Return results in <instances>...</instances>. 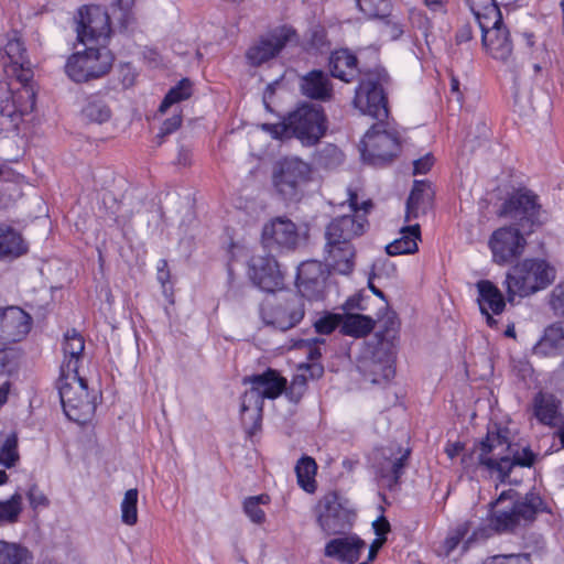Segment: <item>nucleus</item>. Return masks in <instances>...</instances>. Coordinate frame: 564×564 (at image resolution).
Listing matches in <instances>:
<instances>
[{
	"mask_svg": "<svg viewBox=\"0 0 564 564\" xmlns=\"http://www.w3.org/2000/svg\"><path fill=\"white\" fill-rule=\"evenodd\" d=\"M351 215L334 218L325 230V261L329 270L339 274H349L355 267V248L351 241L366 232L368 220L366 213L371 207L369 200L361 208L357 206V195L349 193Z\"/></svg>",
	"mask_w": 564,
	"mask_h": 564,
	"instance_id": "nucleus-1",
	"label": "nucleus"
},
{
	"mask_svg": "<svg viewBox=\"0 0 564 564\" xmlns=\"http://www.w3.org/2000/svg\"><path fill=\"white\" fill-rule=\"evenodd\" d=\"M474 455L477 458V468L502 482L513 467H531L535 462V454L529 447L519 448L512 444L508 438V431L502 429L489 430Z\"/></svg>",
	"mask_w": 564,
	"mask_h": 564,
	"instance_id": "nucleus-2",
	"label": "nucleus"
},
{
	"mask_svg": "<svg viewBox=\"0 0 564 564\" xmlns=\"http://www.w3.org/2000/svg\"><path fill=\"white\" fill-rule=\"evenodd\" d=\"M326 116L321 106L303 102L276 123H262L261 129L273 139H297L302 145H315L325 134Z\"/></svg>",
	"mask_w": 564,
	"mask_h": 564,
	"instance_id": "nucleus-3",
	"label": "nucleus"
},
{
	"mask_svg": "<svg viewBox=\"0 0 564 564\" xmlns=\"http://www.w3.org/2000/svg\"><path fill=\"white\" fill-rule=\"evenodd\" d=\"M555 279V270L541 259H525L507 273L505 285L508 299L528 296L549 286Z\"/></svg>",
	"mask_w": 564,
	"mask_h": 564,
	"instance_id": "nucleus-4",
	"label": "nucleus"
},
{
	"mask_svg": "<svg viewBox=\"0 0 564 564\" xmlns=\"http://www.w3.org/2000/svg\"><path fill=\"white\" fill-rule=\"evenodd\" d=\"M388 80L389 75L382 67L365 72L355 90L354 107L379 121L388 118V101L383 89Z\"/></svg>",
	"mask_w": 564,
	"mask_h": 564,
	"instance_id": "nucleus-5",
	"label": "nucleus"
},
{
	"mask_svg": "<svg viewBox=\"0 0 564 564\" xmlns=\"http://www.w3.org/2000/svg\"><path fill=\"white\" fill-rule=\"evenodd\" d=\"M518 525L513 507V490L502 491L490 502V510L486 523L478 525L464 541L463 549L467 551L476 543L482 542L495 533L512 531Z\"/></svg>",
	"mask_w": 564,
	"mask_h": 564,
	"instance_id": "nucleus-6",
	"label": "nucleus"
},
{
	"mask_svg": "<svg viewBox=\"0 0 564 564\" xmlns=\"http://www.w3.org/2000/svg\"><path fill=\"white\" fill-rule=\"evenodd\" d=\"M499 215L513 221L528 234L544 223L540 197L528 188L513 191L502 203Z\"/></svg>",
	"mask_w": 564,
	"mask_h": 564,
	"instance_id": "nucleus-7",
	"label": "nucleus"
},
{
	"mask_svg": "<svg viewBox=\"0 0 564 564\" xmlns=\"http://www.w3.org/2000/svg\"><path fill=\"white\" fill-rule=\"evenodd\" d=\"M58 393L64 413L70 421L85 424L93 417L95 397H90L87 382L79 375L59 377Z\"/></svg>",
	"mask_w": 564,
	"mask_h": 564,
	"instance_id": "nucleus-8",
	"label": "nucleus"
},
{
	"mask_svg": "<svg viewBox=\"0 0 564 564\" xmlns=\"http://www.w3.org/2000/svg\"><path fill=\"white\" fill-rule=\"evenodd\" d=\"M85 46L84 52L74 53L65 65L66 74L76 83L106 75L113 63V55L107 46L96 44Z\"/></svg>",
	"mask_w": 564,
	"mask_h": 564,
	"instance_id": "nucleus-9",
	"label": "nucleus"
},
{
	"mask_svg": "<svg viewBox=\"0 0 564 564\" xmlns=\"http://www.w3.org/2000/svg\"><path fill=\"white\" fill-rule=\"evenodd\" d=\"M359 150L365 163L373 166L383 165L392 161L401 150L399 133L386 129L382 121L376 123L361 139Z\"/></svg>",
	"mask_w": 564,
	"mask_h": 564,
	"instance_id": "nucleus-10",
	"label": "nucleus"
},
{
	"mask_svg": "<svg viewBox=\"0 0 564 564\" xmlns=\"http://www.w3.org/2000/svg\"><path fill=\"white\" fill-rule=\"evenodd\" d=\"M311 174L310 164L299 158H285L275 164L272 183L284 200H297L303 187L311 180Z\"/></svg>",
	"mask_w": 564,
	"mask_h": 564,
	"instance_id": "nucleus-11",
	"label": "nucleus"
},
{
	"mask_svg": "<svg viewBox=\"0 0 564 564\" xmlns=\"http://www.w3.org/2000/svg\"><path fill=\"white\" fill-rule=\"evenodd\" d=\"M316 520L327 535L343 534L352 527L355 513L348 501L336 492L323 496L315 508Z\"/></svg>",
	"mask_w": 564,
	"mask_h": 564,
	"instance_id": "nucleus-12",
	"label": "nucleus"
},
{
	"mask_svg": "<svg viewBox=\"0 0 564 564\" xmlns=\"http://www.w3.org/2000/svg\"><path fill=\"white\" fill-rule=\"evenodd\" d=\"M296 30L290 24H280L269 29L246 53L251 66H260L276 57L289 44L296 43Z\"/></svg>",
	"mask_w": 564,
	"mask_h": 564,
	"instance_id": "nucleus-13",
	"label": "nucleus"
},
{
	"mask_svg": "<svg viewBox=\"0 0 564 564\" xmlns=\"http://www.w3.org/2000/svg\"><path fill=\"white\" fill-rule=\"evenodd\" d=\"M395 357L393 343L379 340L370 357L365 358L359 366L364 381L382 387L389 384L395 376Z\"/></svg>",
	"mask_w": 564,
	"mask_h": 564,
	"instance_id": "nucleus-14",
	"label": "nucleus"
},
{
	"mask_svg": "<svg viewBox=\"0 0 564 564\" xmlns=\"http://www.w3.org/2000/svg\"><path fill=\"white\" fill-rule=\"evenodd\" d=\"M76 24L77 39L80 43L107 46L111 33L110 15L102 7H80Z\"/></svg>",
	"mask_w": 564,
	"mask_h": 564,
	"instance_id": "nucleus-15",
	"label": "nucleus"
},
{
	"mask_svg": "<svg viewBox=\"0 0 564 564\" xmlns=\"http://www.w3.org/2000/svg\"><path fill=\"white\" fill-rule=\"evenodd\" d=\"M305 315L304 302L297 294H291L274 303H265L261 317L267 325L288 330L301 323Z\"/></svg>",
	"mask_w": 564,
	"mask_h": 564,
	"instance_id": "nucleus-16",
	"label": "nucleus"
},
{
	"mask_svg": "<svg viewBox=\"0 0 564 564\" xmlns=\"http://www.w3.org/2000/svg\"><path fill=\"white\" fill-rule=\"evenodd\" d=\"M521 228L505 226L496 229L488 240L492 261L505 265L519 258L525 248L527 240L520 232Z\"/></svg>",
	"mask_w": 564,
	"mask_h": 564,
	"instance_id": "nucleus-17",
	"label": "nucleus"
},
{
	"mask_svg": "<svg viewBox=\"0 0 564 564\" xmlns=\"http://www.w3.org/2000/svg\"><path fill=\"white\" fill-rule=\"evenodd\" d=\"M32 323L31 315L18 306L0 308V345L23 340L30 333Z\"/></svg>",
	"mask_w": 564,
	"mask_h": 564,
	"instance_id": "nucleus-18",
	"label": "nucleus"
},
{
	"mask_svg": "<svg viewBox=\"0 0 564 564\" xmlns=\"http://www.w3.org/2000/svg\"><path fill=\"white\" fill-rule=\"evenodd\" d=\"M325 267L329 268L317 260L304 261L297 267L296 286L303 296L313 301L323 297L327 278Z\"/></svg>",
	"mask_w": 564,
	"mask_h": 564,
	"instance_id": "nucleus-19",
	"label": "nucleus"
},
{
	"mask_svg": "<svg viewBox=\"0 0 564 564\" xmlns=\"http://www.w3.org/2000/svg\"><path fill=\"white\" fill-rule=\"evenodd\" d=\"M248 274L252 283L264 292H273L283 284L279 264L272 256H253Z\"/></svg>",
	"mask_w": 564,
	"mask_h": 564,
	"instance_id": "nucleus-20",
	"label": "nucleus"
},
{
	"mask_svg": "<svg viewBox=\"0 0 564 564\" xmlns=\"http://www.w3.org/2000/svg\"><path fill=\"white\" fill-rule=\"evenodd\" d=\"M480 30L482 45L487 54L496 61L507 63L512 55L513 46L503 22L487 24L481 26Z\"/></svg>",
	"mask_w": 564,
	"mask_h": 564,
	"instance_id": "nucleus-21",
	"label": "nucleus"
},
{
	"mask_svg": "<svg viewBox=\"0 0 564 564\" xmlns=\"http://www.w3.org/2000/svg\"><path fill=\"white\" fill-rule=\"evenodd\" d=\"M477 303L480 313L486 317L489 327L497 325L494 315H500L506 307L502 292L490 280H479L476 283Z\"/></svg>",
	"mask_w": 564,
	"mask_h": 564,
	"instance_id": "nucleus-22",
	"label": "nucleus"
},
{
	"mask_svg": "<svg viewBox=\"0 0 564 564\" xmlns=\"http://www.w3.org/2000/svg\"><path fill=\"white\" fill-rule=\"evenodd\" d=\"M262 240L263 243L270 248L293 249L299 241L297 228L295 224L288 218H275L264 226Z\"/></svg>",
	"mask_w": 564,
	"mask_h": 564,
	"instance_id": "nucleus-23",
	"label": "nucleus"
},
{
	"mask_svg": "<svg viewBox=\"0 0 564 564\" xmlns=\"http://www.w3.org/2000/svg\"><path fill=\"white\" fill-rule=\"evenodd\" d=\"M366 543L357 534H347L329 540L325 544L324 554L344 564H355Z\"/></svg>",
	"mask_w": 564,
	"mask_h": 564,
	"instance_id": "nucleus-24",
	"label": "nucleus"
},
{
	"mask_svg": "<svg viewBox=\"0 0 564 564\" xmlns=\"http://www.w3.org/2000/svg\"><path fill=\"white\" fill-rule=\"evenodd\" d=\"M84 349L83 336L76 329L67 330L63 340L64 360L61 366V377L78 375L79 360Z\"/></svg>",
	"mask_w": 564,
	"mask_h": 564,
	"instance_id": "nucleus-25",
	"label": "nucleus"
},
{
	"mask_svg": "<svg viewBox=\"0 0 564 564\" xmlns=\"http://www.w3.org/2000/svg\"><path fill=\"white\" fill-rule=\"evenodd\" d=\"M301 93L313 100L328 101L333 97V84L326 73L313 69L302 76Z\"/></svg>",
	"mask_w": 564,
	"mask_h": 564,
	"instance_id": "nucleus-26",
	"label": "nucleus"
},
{
	"mask_svg": "<svg viewBox=\"0 0 564 564\" xmlns=\"http://www.w3.org/2000/svg\"><path fill=\"white\" fill-rule=\"evenodd\" d=\"M243 383L252 386L256 391L260 392L262 398L271 400L281 395L286 387V380L276 370L271 368L262 373L246 377Z\"/></svg>",
	"mask_w": 564,
	"mask_h": 564,
	"instance_id": "nucleus-27",
	"label": "nucleus"
},
{
	"mask_svg": "<svg viewBox=\"0 0 564 564\" xmlns=\"http://www.w3.org/2000/svg\"><path fill=\"white\" fill-rule=\"evenodd\" d=\"M329 72L333 77L350 83L360 74L357 57L347 48L334 51L329 56Z\"/></svg>",
	"mask_w": 564,
	"mask_h": 564,
	"instance_id": "nucleus-28",
	"label": "nucleus"
},
{
	"mask_svg": "<svg viewBox=\"0 0 564 564\" xmlns=\"http://www.w3.org/2000/svg\"><path fill=\"white\" fill-rule=\"evenodd\" d=\"M29 245L12 226L0 224V260L12 261L24 256Z\"/></svg>",
	"mask_w": 564,
	"mask_h": 564,
	"instance_id": "nucleus-29",
	"label": "nucleus"
},
{
	"mask_svg": "<svg viewBox=\"0 0 564 564\" xmlns=\"http://www.w3.org/2000/svg\"><path fill=\"white\" fill-rule=\"evenodd\" d=\"M421 240V228L419 224L403 226L400 229V237L386 246L389 256L413 254L417 252V241Z\"/></svg>",
	"mask_w": 564,
	"mask_h": 564,
	"instance_id": "nucleus-30",
	"label": "nucleus"
},
{
	"mask_svg": "<svg viewBox=\"0 0 564 564\" xmlns=\"http://www.w3.org/2000/svg\"><path fill=\"white\" fill-rule=\"evenodd\" d=\"M564 350V328L553 324L545 328L541 339L534 345L533 354L539 357H554Z\"/></svg>",
	"mask_w": 564,
	"mask_h": 564,
	"instance_id": "nucleus-31",
	"label": "nucleus"
},
{
	"mask_svg": "<svg viewBox=\"0 0 564 564\" xmlns=\"http://www.w3.org/2000/svg\"><path fill=\"white\" fill-rule=\"evenodd\" d=\"M560 405V401L553 394L538 392L533 399V414L540 423L553 426L557 419Z\"/></svg>",
	"mask_w": 564,
	"mask_h": 564,
	"instance_id": "nucleus-32",
	"label": "nucleus"
},
{
	"mask_svg": "<svg viewBox=\"0 0 564 564\" xmlns=\"http://www.w3.org/2000/svg\"><path fill=\"white\" fill-rule=\"evenodd\" d=\"M430 202L429 184L425 181H415L405 205V221L416 219L424 213Z\"/></svg>",
	"mask_w": 564,
	"mask_h": 564,
	"instance_id": "nucleus-33",
	"label": "nucleus"
},
{
	"mask_svg": "<svg viewBox=\"0 0 564 564\" xmlns=\"http://www.w3.org/2000/svg\"><path fill=\"white\" fill-rule=\"evenodd\" d=\"M32 551L19 542L0 540V564H33Z\"/></svg>",
	"mask_w": 564,
	"mask_h": 564,
	"instance_id": "nucleus-34",
	"label": "nucleus"
},
{
	"mask_svg": "<svg viewBox=\"0 0 564 564\" xmlns=\"http://www.w3.org/2000/svg\"><path fill=\"white\" fill-rule=\"evenodd\" d=\"M479 26L501 22V11L496 0H466Z\"/></svg>",
	"mask_w": 564,
	"mask_h": 564,
	"instance_id": "nucleus-35",
	"label": "nucleus"
},
{
	"mask_svg": "<svg viewBox=\"0 0 564 564\" xmlns=\"http://www.w3.org/2000/svg\"><path fill=\"white\" fill-rule=\"evenodd\" d=\"M513 498H516L514 491ZM513 507L518 524H520L521 521H532L539 512L546 510L544 501L535 494H528L521 501L513 499Z\"/></svg>",
	"mask_w": 564,
	"mask_h": 564,
	"instance_id": "nucleus-36",
	"label": "nucleus"
},
{
	"mask_svg": "<svg viewBox=\"0 0 564 564\" xmlns=\"http://www.w3.org/2000/svg\"><path fill=\"white\" fill-rule=\"evenodd\" d=\"M317 464L310 456H302L295 465V474L299 486L307 494H314L317 489L316 476Z\"/></svg>",
	"mask_w": 564,
	"mask_h": 564,
	"instance_id": "nucleus-37",
	"label": "nucleus"
},
{
	"mask_svg": "<svg viewBox=\"0 0 564 564\" xmlns=\"http://www.w3.org/2000/svg\"><path fill=\"white\" fill-rule=\"evenodd\" d=\"M408 456L409 452L406 451L400 457L394 459L388 458L379 466L378 475L389 489L394 488L399 484Z\"/></svg>",
	"mask_w": 564,
	"mask_h": 564,
	"instance_id": "nucleus-38",
	"label": "nucleus"
},
{
	"mask_svg": "<svg viewBox=\"0 0 564 564\" xmlns=\"http://www.w3.org/2000/svg\"><path fill=\"white\" fill-rule=\"evenodd\" d=\"M375 322L371 317L360 314L343 315L341 333L352 337H364L372 332Z\"/></svg>",
	"mask_w": 564,
	"mask_h": 564,
	"instance_id": "nucleus-39",
	"label": "nucleus"
},
{
	"mask_svg": "<svg viewBox=\"0 0 564 564\" xmlns=\"http://www.w3.org/2000/svg\"><path fill=\"white\" fill-rule=\"evenodd\" d=\"M263 400L260 392L256 391L252 386L241 397V415L246 420L249 417L254 423L261 420L263 411Z\"/></svg>",
	"mask_w": 564,
	"mask_h": 564,
	"instance_id": "nucleus-40",
	"label": "nucleus"
},
{
	"mask_svg": "<svg viewBox=\"0 0 564 564\" xmlns=\"http://www.w3.org/2000/svg\"><path fill=\"white\" fill-rule=\"evenodd\" d=\"M83 115L89 121L102 123L110 119L111 110L101 96L91 95L86 100V105L83 108Z\"/></svg>",
	"mask_w": 564,
	"mask_h": 564,
	"instance_id": "nucleus-41",
	"label": "nucleus"
},
{
	"mask_svg": "<svg viewBox=\"0 0 564 564\" xmlns=\"http://www.w3.org/2000/svg\"><path fill=\"white\" fill-rule=\"evenodd\" d=\"M35 102L36 93L33 85L23 86L12 95L14 113L21 117L31 113L35 108Z\"/></svg>",
	"mask_w": 564,
	"mask_h": 564,
	"instance_id": "nucleus-42",
	"label": "nucleus"
},
{
	"mask_svg": "<svg viewBox=\"0 0 564 564\" xmlns=\"http://www.w3.org/2000/svg\"><path fill=\"white\" fill-rule=\"evenodd\" d=\"M269 503L270 497L267 494L247 497L242 503L243 512L252 523L262 524L265 521V512L262 506Z\"/></svg>",
	"mask_w": 564,
	"mask_h": 564,
	"instance_id": "nucleus-43",
	"label": "nucleus"
},
{
	"mask_svg": "<svg viewBox=\"0 0 564 564\" xmlns=\"http://www.w3.org/2000/svg\"><path fill=\"white\" fill-rule=\"evenodd\" d=\"M192 96V83L187 78L181 79L172 87L162 100L159 111L164 113L171 106L188 99Z\"/></svg>",
	"mask_w": 564,
	"mask_h": 564,
	"instance_id": "nucleus-44",
	"label": "nucleus"
},
{
	"mask_svg": "<svg viewBox=\"0 0 564 564\" xmlns=\"http://www.w3.org/2000/svg\"><path fill=\"white\" fill-rule=\"evenodd\" d=\"M134 0H113L111 17L123 31H127L134 22Z\"/></svg>",
	"mask_w": 564,
	"mask_h": 564,
	"instance_id": "nucleus-45",
	"label": "nucleus"
},
{
	"mask_svg": "<svg viewBox=\"0 0 564 564\" xmlns=\"http://www.w3.org/2000/svg\"><path fill=\"white\" fill-rule=\"evenodd\" d=\"M22 511V497L12 495L7 500H0V525L14 523Z\"/></svg>",
	"mask_w": 564,
	"mask_h": 564,
	"instance_id": "nucleus-46",
	"label": "nucleus"
},
{
	"mask_svg": "<svg viewBox=\"0 0 564 564\" xmlns=\"http://www.w3.org/2000/svg\"><path fill=\"white\" fill-rule=\"evenodd\" d=\"M323 345H325V339L317 337L301 339L295 344L296 347L305 349L307 359L312 361L311 368L317 376H321L323 372V367L319 364H315L322 357L321 347Z\"/></svg>",
	"mask_w": 564,
	"mask_h": 564,
	"instance_id": "nucleus-47",
	"label": "nucleus"
},
{
	"mask_svg": "<svg viewBox=\"0 0 564 564\" xmlns=\"http://www.w3.org/2000/svg\"><path fill=\"white\" fill-rule=\"evenodd\" d=\"M121 521L127 525H134L138 522V490L129 489L120 505Z\"/></svg>",
	"mask_w": 564,
	"mask_h": 564,
	"instance_id": "nucleus-48",
	"label": "nucleus"
},
{
	"mask_svg": "<svg viewBox=\"0 0 564 564\" xmlns=\"http://www.w3.org/2000/svg\"><path fill=\"white\" fill-rule=\"evenodd\" d=\"M470 530V522L464 521L449 530L441 549V554L448 556L464 540Z\"/></svg>",
	"mask_w": 564,
	"mask_h": 564,
	"instance_id": "nucleus-49",
	"label": "nucleus"
},
{
	"mask_svg": "<svg viewBox=\"0 0 564 564\" xmlns=\"http://www.w3.org/2000/svg\"><path fill=\"white\" fill-rule=\"evenodd\" d=\"M18 436L9 434L0 445V465L11 468L19 460Z\"/></svg>",
	"mask_w": 564,
	"mask_h": 564,
	"instance_id": "nucleus-50",
	"label": "nucleus"
},
{
	"mask_svg": "<svg viewBox=\"0 0 564 564\" xmlns=\"http://www.w3.org/2000/svg\"><path fill=\"white\" fill-rule=\"evenodd\" d=\"M359 10L371 19L386 18L391 10L390 0H356Z\"/></svg>",
	"mask_w": 564,
	"mask_h": 564,
	"instance_id": "nucleus-51",
	"label": "nucleus"
},
{
	"mask_svg": "<svg viewBox=\"0 0 564 564\" xmlns=\"http://www.w3.org/2000/svg\"><path fill=\"white\" fill-rule=\"evenodd\" d=\"M3 53L9 59V65H22L26 63L25 47L20 39L13 36L3 46Z\"/></svg>",
	"mask_w": 564,
	"mask_h": 564,
	"instance_id": "nucleus-52",
	"label": "nucleus"
},
{
	"mask_svg": "<svg viewBox=\"0 0 564 564\" xmlns=\"http://www.w3.org/2000/svg\"><path fill=\"white\" fill-rule=\"evenodd\" d=\"M382 21L381 34L382 36L395 41L402 36L404 33V23L403 21L394 15L390 14V12L386 15V18H380Z\"/></svg>",
	"mask_w": 564,
	"mask_h": 564,
	"instance_id": "nucleus-53",
	"label": "nucleus"
},
{
	"mask_svg": "<svg viewBox=\"0 0 564 564\" xmlns=\"http://www.w3.org/2000/svg\"><path fill=\"white\" fill-rule=\"evenodd\" d=\"M383 270L387 271V273L393 274V273H395L397 268L388 259H378L372 264L371 274L368 280V286L371 290V292L382 300H384V294L381 290H379L378 288L375 286V284L372 282V276L380 275L381 271H383Z\"/></svg>",
	"mask_w": 564,
	"mask_h": 564,
	"instance_id": "nucleus-54",
	"label": "nucleus"
},
{
	"mask_svg": "<svg viewBox=\"0 0 564 564\" xmlns=\"http://www.w3.org/2000/svg\"><path fill=\"white\" fill-rule=\"evenodd\" d=\"M343 315L335 313H327L324 316L319 317L314 323V328L316 333L321 335H329L332 334L339 325L341 326Z\"/></svg>",
	"mask_w": 564,
	"mask_h": 564,
	"instance_id": "nucleus-55",
	"label": "nucleus"
},
{
	"mask_svg": "<svg viewBox=\"0 0 564 564\" xmlns=\"http://www.w3.org/2000/svg\"><path fill=\"white\" fill-rule=\"evenodd\" d=\"M550 306L555 315L564 317V281L560 282L551 292Z\"/></svg>",
	"mask_w": 564,
	"mask_h": 564,
	"instance_id": "nucleus-56",
	"label": "nucleus"
},
{
	"mask_svg": "<svg viewBox=\"0 0 564 564\" xmlns=\"http://www.w3.org/2000/svg\"><path fill=\"white\" fill-rule=\"evenodd\" d=\"M482 564H531V561L527 554H508L488 557Z\"/></svg>",
	"mask_w": 564,
	"mask_h": 564,
	"instance_id": "nucleus-57",
	"label": "nucleus"
},
{
	"mask_svg": "<svg viewBox=\"0 0 564 564\" xmlns=\"http://www.w3.org/2000/svg\"><path fill=\"white\" fill-rule=\"evenodd\" d=\"M11 70L15 75L17 79L21 83V87L32 85L31 80L33 77V72L31 69L29 59L22 65H11Z\"/></svg>",
	"mask_w": 564,
	"mask_h": 564,
	"instance_id": "nucleus-58",
	"label": "nucleus"
},
{
	"mask_svg": "<svg viewBox=\"0 0 564 564\" xmlns=\"http://www.w3.org/2000/svg\"><path fill=\"white\" fill-rule=\"evenodd\" d=\"M434 164V158L431 153L415 160L413 162V174L423 175L426 174Z\"/></svg>",
	"mask_w": 564,
	"mask_h": 564,
	"instance_id": "nucleus-59",
	"label": "nucleus"
},
{
	"mask_svg": "<svg viewBox=\"0 0 564 564\" xmlns=\"http://www.w3.org/2000/svg\"><path fill=\"white\" fill-rule=\"evenodd\" d=\"M181 124H182V117H181V115H174L171 118L166 119L162 123V127H161L159 135L162 138L164 135L171 134L174 131H176L181 127Z\"/></svg>",
	"mask_w": 564,
	"mask_h": 564,
	"instance_id": "nucleus-60",
	"label": "nucleus"
},
{
	"mask_svg": "<svg viewBox=\"0 0 564 564\" xmlns=\"http://www.w3.org/2000/svg\"><path fill=\"white\" fill-rule=\"evenodd\" d=\"M14 365V356L12 352L0 349V373H10Z\"/></svg>",
	"mask_w": 564,
	"mask_h": 564,
	"instance_id": "nucleus-61",
	"label": "nucleus"
},
{
	"mask_svg": "<svg viewBox=\"0 0 564 564\" xmlns=\"http://www.w3.org/2000/svg\"><path fill=\"white\" fill-rule=\"evenodd\" d=\"M29 502L32 508L36 509L40 507H46L48 505V500L44 494L37 491L36 489H30L28 492Z\"/></svg>",
	"mask_w": 564,
	"mask_h": 564,
	"instance_id": "nucleus-62",
	"label": "nucleus"
},
{
	"mask_svg": "<svg viewBox=\"0 0 564 564\" xmlns=\"http://www.w3.org/2000/svg\"><path fill=\"white\" fill-rule=\"evenodd\" d=\"M372 527L377 538H386L387 533L390 531V523L384 517H379L373 521Z\"/></svg>",
	"mask_w": 564,
	"mask_h": 564,
	"instance_id": "nucleus-63",
	"label": "nucleus"
},
{
	"mask_svg": "<svg viewBox=\"0 0 564 564\" xmlns=\"http://www.w3.org/2000/svg\"><path fill=\"white\" fill-rule=\"evenodd\" d=\"M158 280L162 286H165V284L170 281L169 264L164 259H161L158 262Z\"/></svg>",
	"mask_w": 564,
	"mask_h": 564,
	"instance_id": "nucleus-64",
	"label": "nucleus"
}]
</instances>
